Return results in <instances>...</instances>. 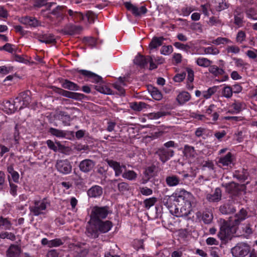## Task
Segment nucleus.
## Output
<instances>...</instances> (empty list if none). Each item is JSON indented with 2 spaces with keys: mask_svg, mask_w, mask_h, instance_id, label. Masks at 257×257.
Instances as JSON below:
<instances>
[{
  "mask_svg": "<svg viewBox=\"0 0 257 257\" xmlns=\"http://www.w3.org/2000/svg\"><path fill=\"white\" fill-rule=\"evenodd\" d=\"M18 102H20V101H17L16 99L14 101L13 103H11L10 102H7L6 106L9 110V113H12L14 112L17 109H20V104Z\"/></svg>",
  "mask_w": 257,
  "mask_h": 257,
  "instance_id": "nucleus-35",
  "label": "nucleus"
},
{
  "mask_svg": "<svg viewBox=\"0 0 257 257\" xmlns=\"http://www.w3.org/2000/svg\"><path fill=\"white\" fill-rule=\"evenodd\" d=\"M31 92L30 91H27L22 92L19 94V96L16 98L17 101H20L18 102L20 104V109L27 107L31 102Z\"/></svg>",
  "mask_w": 257,
  "mask_h": 257,
  "instance_id": "nucleus-9",
  "label": "nucleus"
},
{
  "mask_svg": "<svg viewBox=\"0 0 257 257\" xmlns=\"http://www.w3.org/2000/svg\"><path fill=\"white\" fill-rule=\"evenodd\" d=\"M63 9L64 7L58 6L53 9L50 13L55 16L57 19L62 20L64 17Z\"/></svg>",
  "mask_w": 257,
  "mask_h": 257,
  "instance_id": "nucleus-26",
  "label": "nucleus"
},
{
  "mask_svg": "<svg viewBox=\"0 0 257 257\" xmlns=\"http://www.w3.org/2000/svg\"><path fill=\"white\" fill-rule=\"evenodd\" d=\"M249 251V246L245 243H239L231 249V252L235 257H244Z\"/></svg>",
  "mask_w": 257,
  "mask_h": 257,
  "instance_id": "nucleus-6",
  "label": "nucleus"
},
{
  "mask_svg": "<svg viewBox=\"0 0 257 257\" xmlns=\"http://www.w3.org/2000/svg\"><path fill=\"white\" fill-rule=\"evenodd\" d=\"M68 13L69 16L75 22H79L84 19V16L81 12L74 11L69 9L68 10Z\"/></svg>",
  "mask_w": 257,
  "mask_h": 257,
  "instance_id": "nucleus-25",
  "label": "nucleus"
},
{
  "mask_svg": "<svg viewBox=\"0 0 257 257\" xmlns=\"http://www.w3.org/2000/svg\"><path fill=\"white\" fill-rule=\"evenodd\" d=\"M246 55L250 59H255L257 58V50H248L246 52Z\"/></svg>",
  "mask_w": 257,
  "mask_h": 257,
  "instance_id": "nucleus-64",
  "label": "nucleus"
},
{
  "mask_svg": "<svg viewBox=\"0 0 257 257\" xmlns=\"http://www.w3.org/2000/svg\"><path fill=\"white\" fill-rule=\"evenodd\" d=\"M105 161L115 172V176L117 177L122 174L123 168L125 169V166H121L120 163L112 160L106 159Z\"/></svg>",
  "mask_w": 257,
  "mask_h": 257,
  "instance_id": "nucleus-13",
  "label": "nucleus"
},
{
  "mask_svg": "<svg viewBox=\"0 0 257 257\" xmlns=\"http://www.w3.org/2000/svg\"><path fill=\"white\" fill-rule=\"evenodd\" d=\"M212 219L213 215L211 213L206 212L203 214L202 219L205 223L209 224L211 222Z\"/></svg>",
  "mask_w": 257,
  "mask_h": 257,
  "instance_id": "nucleus-47",
  "label": "nucleus"
},
{
  "mask_svg": "<svg viewBox=\"0 0 257 257\" xmlns=\"http://www.w3.org/2000/svg\"><path fill=\"white\" fill-rule=\"evenodd\" d=\"M174 200L178 203V205L174 211L175 216L183 217L190 214L192 203L194 200V197L191 193L182 190L179 193L175 194Z\"/></svg>",
  "mask_w": 257,
  "mask_h": 257,
  "instance_id": "nucleus-2",
  "label": "nucleus"
},
{
  "mask_svg": "<svg viewBox=\"0 0 257 257\" xmlns=\"http://www.w3.org/2000/svg\"><path fill=\"white\" fill-rule=\"evenodd\" d=\"M246 14L248 18L252 19L253 20H257V17H256V14L253 9H248L246 11Z\"/></svg>",
  "mask_w": 257,
  "mask_h": 257,
  "instance_id": "nucleus-54",
  "label": "nucleus"
},
{
  "mask_svg": "<svg viewBox=\"0 0 257 257\" xmlns=\"http://www.w3.org/2000/svg\"><path fill=\"white\" fill-rule=\"evenodd\" d=\"M86 16L89 23H94L95 19L97 18V16L91 11H88L86 14Z\"/></svg>",
  "mask_w": 257,
  "mask_h": 257,
  "instance_id": "nucleus-59",
  "label": "nucleus"
},
{
  "mask_svg": "<svg viewBox=\"0 0 257 257\" xmlns=\"http://www.w3.org/2000/svg\"><path fill=\"white\" fill-rule=\"evenodd\" d=\"M124 6L128 10L131 11L136 16L145 14L147 12V9L145 6H142L140 8H138L129 2L125 3Z\"/></svg>",
  "mask_w": 257,
  "mask_h": 257,
  "instance_id": "nucleus-11",
  "label": "nucleus"
},
{
  "mask_svg": "<svg viewBox=\"0 0 257 257\" xmlns=\"http://www.w3.org/2000/svg\"><path fill=\"white\" fill-rule=\"evenodd\" d=\"M95 222L99 232L102 233L107 232L112 226V222L108 220L105 221L99 220L95 221Z\"/></svg>",
  "mask_w": 257,
  "mask_h": 257,
  "instance_id": "nucleus-14",
  "label": "nucleus"
},
{
  "mask_svg": "<svg viewBox=\"0 0 257 257\" xmlns=\"http://www.w3.org/2000/svg\"><path fill=\"white\" fill-rule=\"evenodd\" d=\"M21 252V248L18 245L12 244L7 251V257H18Z\"/></svg>",
  "mask_w": 257,
  "mask_h": 257,
  "instance_id": "nucleus-17",
  "label": "nucleus"
},
{
  "mask_svg": "<svg viewBox=\"0 0 257 257\" xmlns=\"http://www.w3.org/2000/svg\"><path fill=\"white\" fill-rule=\"evenodd\" d=\"M88 223L89 225L87 226L86 231L87 235L92 238L98 237L99 231L95 221H91L90 220Z\"/></svg>",
  "mask_w": 257,
  "mask_h": 257,
  "instance_id": "nucleus-10",
  "label": "nucleus"
},
{
  "mask_svg": "<svg viewBox=\"0 0 257 257\" xmlns=\"http://www.w3.org/2000/svg\"><path fill=\"white\" fill-rule=\"evenodd\" d=\"M234 24L240 27L242 26L243 23V15L241 12L238 11L237 10L234 12Z\"/></svg>",
  "mask_w": 257,
  "mask_h": 257,
  "instance_id": "nucleus-32",
  "label": "nucleus"
},
{
  "mask_svg": "<svg viewBox=\"0 0 257 257\" xmlns=\"http://www.w3.org/2000/svg\"><path fill=\"white\" fill-rule=\"evenodd\" d=\"M226 51L228 53L237 54L240 52V49L238 46L235 45L229 46L227 47Z\"/></svg>",
  "mask_w": 257,
  "mask_h": 257,
  "instance_id": "nucleus-55",
  "label": "nucleus"
},
{
  "mask_svg": "<svg viewBox=\"0 0 257 257\" xmlns=\"http://www.w3.org/2000/svg\"><path fill=\"white\" fill-rule=\"evenodd\" d=\"M148 56L144 57L141 55H137L134 60V63L141 68H145L147 65Z\"/></svg>",
  "mask_w": 257,
  "mask_h": 257,
  "instance_id": "nucleus-23",
  "label": "nucleus"
},
{
  "mask_svg": "<svg viewBox=\"0 0 257 257\" xmlns=\"http://www.w3.org/2000/svg\"><path fill=\"white\" fill-rule=\"evenodd\" d=\"M146 105L147 104L143 102H133L131 103V108L135 110L141 111L143 108H146Z\"/></svg>",
  "mask_w": 257,
  "mask_h": 257,
  "instance_id": "nucleus-44",
  "label": "nucleus"
},
{
  "mask_svg": "<svg viewBox=\"0 0 257 257\" xmlns=\"http://www.w3.org/2000/svg\"><path fill=\"white\" fill-rule=\"evenodd\" d=\"M247 215L246 210L242 208L234 216L229 217L228 220L220 219V231L218 233V237L223 241L230 238L231 236L236 232L237 226L246 218Z\"/></svg>",
  "mask_w": 257,
  "mask_h": 257,
  "instance_id": "nucleus-1",
  "label": "nucleus"
},
{
  "mask_svg": "<svg viewBox=\"0 0 257 257\" xmlns=\"http://www.w3.org/2000/svg\"><path fill=\"white\" fill-rule=\"evenodd\" d=\"M39 41L46 44H51L55 42L54 36L51 34H44L40 35L38 37Z\"/></svg>",
  "mask_w": 257,
  "mask_h": 257,
  "instance_id": "nucleus-27",
  "label": "nucleus"
},
{
  "mask_svg": "<svg viewBox=\"0 0 257 257\" xmlns=\"http://www.w3.org/2000/svg\"><path fill=\"white\" fill-rule=\"evenodd\" d=\"M84 97V95L83 94L71 92L69 98L75 100H81Z\"/></svg>",
  "mask_w": 257,
  "mask_h": 257,
  "instance_id": "nucleus-60",
  "label": "nucleus"
},
{
  "mask_svg": "<svg viewBox=\"0 0 257 257\" xmlns=\"http://www.w3.org/2000/svg\"><path fill=\"white\" fill-rule=\"evenodd\" d=\"M248 176V172L245 170H243L241 173H238L235 175V176L241 181H244L246 180Z\"/></svg>",
  "mask_w": 257,
  "mask_h": 257,
  "instance_id": "nucleus-51",
  "label": "nucleus"
},
{
  "mask_svg": "<svg viewBox=\"0 0 257 257\" xmlns=\"http://www.w3.org/2000/svg\"><path fill=\"white\" fill-rule=\"evenodd\" d=\"M221 198V191L219 188L215 189L213 194H208L207 195L206 198L210 202H218Z\"/></svg>",
  "mask_w": 257,
  "mask_h": 257,
  "instance_id": "nucleus-20",
  "label": "nucleus"
},
{
  "mask_svg": "<svg viewBox=\"0 0 257 257\" xmlns=\"http://www.w3.org/2000/svg\"><path fill=\"white\" fill-rule=\"evenodd\" d=\"M231 41L227 38H222V37H218L217 39L213 40L211 43L216 45H219L221 44L224 43H228Z\"/></svg>",
  "mask_w": 257,
  "mask_h": 257,
  "instance_id": "nucleus-46",
  "label": "nucleus"
},
{
  "mask_svg": "<svg viewBox=\"0 0 257 257\" xmlns=\"http://www.w3.org/2000/svg\"><path fill=\"white\" fill-rule=\"evenodd\" d=\"M122 176L129 180H134L137 178V174L133 170H126L122 174Z\"/></svg>",
  "mask_w": 257,
  "mask_h": 257,
  "instance_id": "nucleus-37",
  "label": "nucleus"
},
{
  "mask_svg": "<svg viewBox=\"0 0 257 257\" xmlns=\"http://www.w3.org/2000/svg\"><path fill=\"white\" fill-rule=\"evenodd\" d=\"M236 112H239L242 109L243 103L238 101H235L231 105Z\"/></svg>",
  "mask_w": 257,
  "mask_h": 257,
  "instance_id": "nucleus-56",
  "label": "nucleus"
},
{
  "mask_svg": "<svg viewBox=\"0 0 257 257\" xmlns=\"http://www.w3.org/2000/svg\"><path fill=\"white\" fill-rule=\"evenodd\" d=\"M119 81L120 83H116L113 84V87L118 91L120 95H123L124 93V89L123 88L122 85H124L125 84L123 81L122 78H120Z\"/></svg>",
  "mask_w": 257,
  "mask_h": 257,
  "instance_id": "nucleus-43",
  "label": "nucleus"
},
{
  "mask_svg": "<svg viewBox=\"0 0 257 257\" xmlns=\"http://www.w3.org/2000/svg\"><path fill=\"white\" fill-rule=\"evenodd\" d=\"M118 188L119 191L124 192L128 190L129 186L125 182H121L118 184Z\"/></svg>",
  "mask_w": 257,
  "mask_h": 257,
  "instance_id": "nucleus-63",
  "label": "nucleus"
},
{
  "mask_svg": "<svg viewBox=\"0 0 257 257\" xmlns=\"http://www.w3.org/2000/svg\"><path fill=\"white\" fill-rule=\"evenodd\" d=\"M140 191L143 195L146 196L152 195L153 193L152 190L146 187L140 188Z\"/></svg>",
  "mask_w": 257,
  "mask_h": 257,
  "instance_id": "nucleus-61",
  "label": "nucleus"
},
{
  "mask_svg": "<svg viewBox=\"0 0 257 257\" xmlns=\"http://www.w3.org/2000/svg\"><path fill=\"white\" fill-rule=\"evenodd\" d=\"M5 186V174L4 172L0 171V191L4 190Z\"/></svg>",
  "mask_w": 257,
  "mask_h": 257,
  "instance_id": "nucleus-58",
  "label": "nucleus"
},
{
  "mask_svg": "<svg viewBox=\"0 0 257 257\" xmlns=\"http://www.w3.org/2000/svg\"><path fill=\"white\" fill-rule=\"evenodd\" d=\"M216 91V89L214 87L209 88L206 91H203L202 92V96L204 98L208 99L213 95Z\"/></svg>",
  "mask_w": 257,
  "mask_h": 257,
  "instance_id": "nucleus-49",
  "label": "nucleus"
},
{
  "mask_svg": "<svg viewBox=\"0 0 257 257\" xmlns=\"http://www.w3.org/2000/svg\"><path fill=\"white\" fill-rule=\"evenodd\" d=\"M84 244L78 243L73 246L72 249L66 257H86L89 250L87 248L84 247Z\"/></svg>",
  "mask_w": 257,
  "mask_h": 257,
  "instance_id": "nucleus-5",
  "label": "nucleus"
},
{
  "mask_svg": "<svg viewBox=\"0 0 257 257\" xmlns=\"http://www.w3.org/2000/svg\"><path fill=\"white\" fill-rule=\"evenodd\" d=\"M196 62L198 66L203 67H208L212 63L211 60L204 57L197 58L196 60Z\"/></svg>",
  "mask_w": 257,
  "mask_h": 257,
  "instance_id": "nucleus-34",
  "label": "nucleus"
},
{
  "mask_svg": "<svg viewBox=\"0 0 257 257\" xmlns=\"http://www.w3.org/2000/svg\"><path fill=\"white\" fill-rule=\"evenodd\" d=\"M157 201V199L155 197H151L145 199L144 201V204L145 207L147 209H149L150 207L153 206L155 203Z\"/></svg>",
  "mask_w": 257,
  "mask_h": 257,
  "instance_id": "nucleus-42",
  "label": "nucleus"
},
{
  "mask_svg": "<svg viewBox=\"0 0 257 257\" xmlns=\"http://www.w3.org/2000/svg\"><path fill=\"white\" fill-rule=\"evenodd\" d=\"M220 212L224 214H228L235 211V208L229 204H225L220 207Z\"/></svg>",
  "mask_w": 257,
  "mask_h": 257,
  "instance_id": "nucleus-29",
  "label": "nucleus"
},
{
  "mask_svg": "<svg viewBox=\"0 0 257 257\" xmlns=\"http://www.w3.org/2000/svg\"><path fill=\"white\" fill-rule=\"evenodd\" d=\"M58 116L59 118L62 120L63 123L64 125H69V124L68 122L71 120V117L66 112L62 111H60L58 112Z\"/></svg>",
  "mask_w": 257,
  "mask_h": 257,
  "instance_id": "nucleus-33",
  "label": "nucleus"
},
{
  "mask_svg": "<svg viewBox=\"0 0 257 257\" xmlns=\"http://www.w3.org/2000/svg\"><path fill=\"white\" fill-rule=\"evenodd\" d=\"M165 39L163 37H154L151 42L149 46L152 49H155L162 45Z\"/></svg>",
  "mask_w": 257,
  "mask_h": 257,
  "instance_id": "nucleus-30",
  "label": "nucleus"
},
{
  "mask_svg": "<svg viewBox=\"0 0 257 257\" xmlns=\"http://www.w3.org/2000/svg\"><path fill=\"white\" fill-rule=\"evenodd\" d=\"M0 238H8L11 240H15L16 239V236L12 232H2L0 233Z\"/></svg>",
  "mask_w": 257,
  "mask_h": 257,
  "instance_id": "nucleus-45",
  "label": "nucleus"
},
{
  "mask_svg": "<svg viewBox=\"0 0 257 257\" xmlns=\"http://www.w3.org/2000/svg\"><path fill=\"white\" fill-rule=\"evenodd\" d=\"M87 194L91 197H99L102 194V189L101 187L95 185L88 190Z\"/></svg>",
  "mask_w": 257,
  "mask_h": 257,
  "instance_id": "nucleus-22",
  "label": "nucleus"
},
{
  "mask_svg": "<svg viewBox=\"0 0 257 257\" xmlns=\"http://www.w3.org/2000/svg\"><path fill=\"white\" fill-rule=\"evenodd\" d=\"M82 30V27L80 26L68 25L65 27L64 32L66 34L74 35L79 33Z\"/></svg>",
  "mask_w": 257,
  "mask_h": 257,
  "instance_id": "nucleus-18",
  "label": "nucleus"
},
{
  "mask_svg": "<svg viewBox=\"0 0 257 257\" xmlns=\"http://www.w3.org/2000/svg\"><path fill=\"white\" fill-rule=\"evenodd\" d=\"M55 167L59 172L64 174H68L72 170V166L67 160H57Z\"/></svg>",
  "mask_w": 257,
  "mask_h": 257,
  "instance_id": "nucleus-7",
  "label": "nucleus"
},
{
  "mask_svg": "<svg viewBox=\"0 0 257 257\" xmlns=\"http://www.w3.org/2000/svg\"><path fill=\"white\" fill-rule=\"evenodd\" d=\"M50 206V202L46 198L40 200H35L32 202L30 205V213L34 216L44 215L47 212L48 207Z\"/></svg>",
  "mask_w": 257,
  "mask_h": 257,
  "instance_id": "nucleus-3",
  "label": "nucleus"
},
{
  "mask_svg": "<svg viewBox=\"0 0 257 257\" xmlns=\"http://www.w3.org/2000/svg\"><path fill=\"white\" fill-rule=\"evenodd\" d=\"M156 154L159 157L160 160L164 163L174 156V151L162 147L158 149Z\"/></svg>",
  "mask_w": 257,
  "mask_h": 257,
  "instance_id": "nucleus-8",
  "label": "nucleus"
},
{
  "mask_svg": "<svg viewBox=\"0 0 257 257\" xmlns=\"http://www.w3.org/2000/svg\"><path fill=\"white\" fill-rule=\"evenodd\" d=\"M233 60L235 62L236 66L237 67L244 68L245 66L247 65L246 63L240 58H233Z\"/></svg>",
  "mask_w": 257,
  "mask_h": 257,
  "instance_id": "nucleus-53",
  "label": "nucleus"
},
{
  "mask_svg": "<svg viewBox=\"0 0 257 257\" xmlns=\"http://www.w3.org/2000/svg\"><path fill=\"white\" fill-rule=\"evenodd\" d=\"M183 153L184 156L186 159L190 160V161L194 159L196 155V152L194 148L189 145H185L184 146Z\"/></svg>",
  "mask_w": 257,
  "mask_h": 257,
  "instance_id": "nucleus-16",
  "label": "nucleus"
},
{
  "mask_svg": "<svg viewBox=\"0 0 257 257\" xmlns=\"http://www.w3.org/2000/svg\"><path fill=\"white\" fill-rule=\"evenodd\" d=\"M49 133H51V135L60 138H65L67 133L66 132L63 130H58L56 128H54L53 127H51L49 131Z\"/></svg>",
  "mask_w": 257,
  "mask_h": 257,
  "instance_id": "nucleus-31",
  "label": "nucleus"
},
{
  "mask_svg": "<svg viewBox=\"0 0 257 257\" xmlns=\"http://www.w3.org/2000/svg\"><path fill=\"white\" fill-rule=\"evenodd\" d=\"M173 49L172 46H164L162 47L161 50V54L163 55H169L173 52Z\"/></svg>",
  "mask_w": 257,
  "mask_h": 257,
  "instance_id": "nucleus-50",
  "label": "nucleus"
},
{
  "mask_svg": "<svg viewBox=\"0 0 257 257\" xmlns=\"http://www.w3.org/2000/svg\"><path fill=\"white\" fill-rule=\"evenodd\" d=\"M204 52L206 54H211L216 55L219 53V50L214 46H210L203 48Z\"/></svg>",
  "mask_w": 257,
  "mask_h": 257,
  "instance_id": "nucleus-41",
  "label": "nucleus"
},
{
  "mask_svg": "<svg viewBox=\"0 0 257 257\" xmlns=\"http://www.w3.org/2000/svg\"><path fill=\"white\" fill-rule=\"evenodd\" d=\"M209 71L215 76L221 75L224 73V71L222 68H219L215 65L211 66Z\"/></svg>",
  "mask_w": 257,
  "mask_h": 257,
  "instance_id": "nucleus-38",
  "label": "nucleus"
},
{
  "mask_svg": "<svg viewBox=\"0 0 257 257\" xmlns=\"http://www.w3.org/2000/svg\"><path fill=\"white\" fill-rule=\"evenodd\" d=\"M246 38L245 33L242 31H239L236 35V41L237 43H242L245 41Z\"/></svg>",
  "mask_w": 257,
  "mask_h": 257,
  "instance_id": "nucleus-48",
  "label": "nucleus"
},
{
  "mask_svg": "<svg viewBox=\"0 0 257 257\" xmlns=\"http://www.w3.org/2000/svg\"><path fill=\"white\" fill-rule=\"evenodd\" d=\"M191 98L190 94L187 92H182L178 94L177 100L180 104H183L188 101Z\"/></svg>",
  "mask_w": 257,
  "mask_h": 257,
  "instance_id": "nucleus-28",
  "label": "nucleus"
},
{
  "mask_svg": "<svg viewBox=\"0 0 257 257\" xmlns=\"http://www.w3.org/2000/svg\"><path fill=\"white\" fill-rule=\"evenodd\" d=\"M166 112L164 111H158L157 112L151 113L149 114V116L151 118L157 119L163 116L166 115Z\"/></svg>",
  "mask_w": 257,
  "mask_h": 257,
  "instance_id": "nucleus-57",
  "label": "nucleus"
},
{
  "mask_svg": "<svg viewBox=\"0 0 257 257\" xmlns=\"http://www.w3.org/2000/svg\"><path fill=\"white\" fill-rule=\"evenodd\" d=\"M150 92L152 97L155 100H160L163 97L161 91L156 87H152V88L150 89Z\"/></svg>",
  "mask_w": 257,
  "mask_h": 257,
  "instance_id": "nucleus-36",
  "label": "nucleus"
},
{
  "mask_svg": "<svg viewBox=\"0 0 257 257\" xmlns=\"http://www.w3.org/2000/svg\"><path fill=\"white\" fill-rule=\"evenodd\" d=\"M62 86L64 88L72 91H77L79 89V87L77 84L67 79L62 82Z\"/></svg>",
  "mask_w": 257,
  "mask_h": 257,
  "instance_id": "nucleus-24",
  "label": "nucleus"
},
{
  "mask_svg": "<svg viewBox=\"0 0 257 257\" xmlns=\"http://www.w3.org/2000/svg\"><path fill=\"white\" fill-rule=\"evenodd\" d=\"M63 244L62 241L60 239L56 238L53 240H50V242L49 243V247H57Z\"/></svg>",
  "mask_w": 257,
  "mask_h": 257,
  "instance_id": "nucleus-52",
  "label": "nucleus"
},
{
  "mask_svg": "<svg viewBox=\"0 0 257 257\" xmlns=\"http://www.w3.org/2000/svg\"><path fill=\"white\" fill-rule=\"evenodd\" d=\"M166 182L169 187L176 186L182 183L180 178L176 175H173L167 176L166 178Z\"/></svg>",
  "mask_w": 257,
  "mask_h": 257,
  "instance_id": "nucleus-19",
  "label": "nucleus"
},
{
  "mask_svg": "<svg viewBox=\"0 0 257 257\" xmlns=\"http://www.w3.org/2000/svg\"><path fill=\"white\" fill-rule=\"evenodd\" d=\"M219 163L222 166H228L232 163L231 154L228 153L224 157L221 158L219 160Z\"/></svg>",
  "mask_w": 257,
  "mask_h": 257,
  "instance_id": "nucleus-39",
  "label": "nucleus"
},
{
  "mask_svg": "<svg viewBox=\"0 0 257 257\" xmlns=\"http://www.w3.org/2000/svg\"><path fill=\"white\" fill-rule=\"evenodd\" d=\"M95 163L90 159H85L80 162L79 167L80 170L84 173H88L93 170Z\"/></svg>",
  "mask_w": 257,
  "mask_h": 257,
  "instance_id": "nucleus-12",
  "label": "nucleus"
},
{
  "mask_svg": "<svg viewBox=\"0 0 257 257\" xmlns=\"http://www.w3.org/2000/svg\"><path fill=\"white\" fill-rule=\"evenodd\" d=\"M233 93V89L232 87L229 86H225L223 87L222 91V95L225 98H230Z\"/></svg>",
  "mask_w": 257,
  "mask_h": 257,
  "instance_id": "nucleus-40",
  "label": "nucleus"
},
{
  "mask_svg": "<svg viewBox=\"0 0 257 257\" xmlns=\"http://www.w3.org/2000/svg\"><path fill=\"white\" fill-rule=\"evenodd\" d=\"M79 72L82 75L91 78L92 79V81L94 82L99 83L102 81V78L101 76L97 75L96 74L93 73L90 71L85 70H80L79 71Z\"/></svg>",
  "mask_w": 257,
  "mask_h": 257,
  "instance_id": "nucleus-21",
  "label": "nucleus"
},
{
  "mask_svg": "<svg viewBox=\"0 0 257 257\" xmlns=\"http://www.w3.org/2000/svg\"><path fill=\"white\" fill-rule=\"evenodd\" d=\"M13 45L10 43H7L2 47H0V50H5L9 53H13L14 49L12 47Z\"/></svg>",
  "mask_w": 257,
  "mask_h": 257,
  "instance_id": "nucleus-62",
  "label": "nucleus"
},
{
  "mask_svg": "<svg viewBox=\"0 0 257 257\" xmlns=\"http://www.w3.org/2000/svg\"><path fill=\"white\" fill-rule=\"evenodd\" d=\"M109 213L107 206H94L92 208L90 214L91 221H97L105 218Z\"/></svg>",
  "mask_w": 257,
  "mask_h": 257,
  "instance_id": "nucleus-4",
  "label": "nucleus"
},
{
  "mask_svg": "<svg viewBox=\"0 0 257 257\" xmlns=\"http://www.w3.org/2000/svg\"><path fill=\"white\" fill-rule=\"evenodd\" d=\"M20 22L24 25H28L31 27H37L40 25L39 22L35 18L30 17H25L21 18Z\"/></svg>",
  "mask_w": 257,
  "mask_h": 257,
  "instance_id": "nucleus-15",
  "label": "nucleus"
}]
</instances>
